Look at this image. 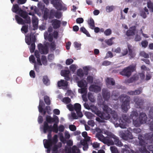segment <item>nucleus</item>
I'll use <instances>...</instances> for the list:
<instances>
[{
    "instance_id": "obj_1",
    "label": "nucleus",
    "mask_w": 153,
    "mask_h": 153,
    "mask_svg": "<svg viewBox=\"0 0 153 153\" xmlns=\"http://www.w3.org/2000/svg\"><path fill=\"white\" fill-rule=\"evenodd\" d=\"M149 115L151 118L149 121L150 123L147 121V117L144 113L142 112L140 114L139 118V120L142 124L147 123L149 124L150 126V129L151 131H153V108H151L149 111Z\"/></svg>"
},
{
    "instance_id": "obj_2",
    "label": "nucleus",
    "mask_w": 153,
    "mask_h": 153,
    "mask_svg": "<svg viewBox=\"0 0 153 153\" xmlns=\"http://www.w3.org/2000/svg\"><path fill=\"white\" fill-rule=\"evenodd\" d=\"M103 109L104 112H103V118H102V119H109L111 117V115L114 120L117 119L118 115L116 112L114 110H112V109L109 108L108 105H104Z\"/></svg>"
},
{
    "instance_id": "obj_3",
    "label": "nucleus",
    "mask_w": 153,
    "mask_h": 153,
    "mask_svg": "<svg viewBox=\"0 0 153 153\" xmlns=\"http://www.w3.org/2000/svg\"><path fill=\"white\" fill-rule=\"evenodd\" d=\"M43 130L44 133L47 132H53L57 133L58 131L57 125L56 123H54L53 126H49L48 123L44 122L43 123Z\"/></svg>"
},
{
    "instance_id": "obj_4",
    "label": "nucleus",
    "mask_w": 153,
    "mask_h": 153,
    "mask_svg": "<svg viewBox=\"0 0 153 153\" xmlns=\"http://www.w3.org/2000/svg\"><path fill=\"white\" fill-rule=\"evenodd\" d=\"M121 98H122L123 102L121 105L122 109L125 112L127 111L129 108V102L130 97L126 94H122L120 96Z\"/></svg>"
},
{
    "instance_id": "obj_5",
    "label": "nucleus",
    "mask_w": 153,
    "mask_h": 153,
    "mask_svg": "<svg viewBox=\"0 0 153 153\" xmlns=\"http://www.w3.org/2000/svg\"><path fill=\"white\" fill-rule=\"evenodd\" d=\"M135 70V66L133 65H130L128 67L125 68L120 72V74L123 76L129 77L131 75L132 73Z\"/></svg>"
},
{
    "instance_id": "obj_6",
    "label": "nucleus",
    "mask_w": 153,
    "mask_h": 153,
    "mask_svg": "<svg viewBox=\"0 0 153 153\" xmlns=\"http://www.w3.org/2000/svg\"><path fill=\"white\" fill-rule=\"evenodd\" d=\"M119 126L122 128H126L127 123L130 122V119L126 114L122 115V117L119 120Z\"/></svg>"
},
{
    "instance_id": "obj_7",
    "label": "nucleus",
    "mask_w": 153,
    "mask_h": 153,
    "mask_svg": "<svg viewBox=\"0 0 153 153\" xmlns=\"http://www.w3.org/2000/svg\"><path fill=\"white\" fill-rule=\"evenodd\" d=\"M55 10L51 9L50 11L47 8L44 10L43 17L44 20H47L48 19H51L54 18Z\"/></svg>"
},
{
    "instance_id": "obj_8",
    "label": "nucleus",
    "mask_w": 153,
    "mask_h": 153,
    "mask_svg": "<svg viewBox=\"0 0 153 153\" xmlns=\"http://www.w3.org/2000/svg\"><path fill=\"white\" fill-rule=\"evenodd\" d=\"M58 141V136L56 134L53 136L52 140H47L46 139L43 140L44 145L45 147H51L53 145L56 144Z\"/></svg>"
},
{
    "instance_id": "obj_9",
    "label": "nucleus",
    "mask_w": 153,
    "mask_h": 153,
    "mask_svg": "<svg viewBox=\"0 0 153 153\" xmlns=\"http://www.w3.org/2000/svg\"><path fill=\"white\" fill-rule=\"evenodd\" d=\"M49 44V43L47 42L44 44V46L41 43L38 45V48L41 54H46L48 53V45Z\"/></svg>"
},
{
    "instance_id": "obj_10",
    "label": "nucleus",
    "mask_w": 153,
    "mask_h": 153,
    "mask_svg": "<svg viewBox=\"0 0 153 153\" xmlns=\"http://www.w3.org/2000/svg\"><path fill=\"white\" fill-rule=\"evenodd\" d=\"M46 122L48 123L51 124L53 123H56L58 125V124L59 122V119L58 117L56 116H54L53 118L52 117L49 115H47L46 117Z\"/></svg>"
},
{
    "instance_id": "obj_11",
    "label": "nucleus",
    "mask_w": 153,
    "mask_h": 153,
    "mask_svg": "<svg viewBox=\"0 0 153 153\" xmlns=\"http://www.w3.org/2000/svg\"><path fill=\"white\" fill-rule=\"evenodd\" d=\"M145 140H139V143L142 146L139 149V150L142 153H150V152L148 151L145 146Z\"/></svg>"
},
{
    "instance_id": "obj_12",
    "label": "nucleus",
    "mask_w": 153,
    "mask_h": 153,
    "mask_svg": "<svg viewBox=\"0 0 153 153\" xmlns=\"http://www.w3.org/2000/svg\"><path fill=\"white\" fill-rule=\"evenodd\" d=\"M144 140L147 143H153V133H146L144 135Z\"/></svg>"
},
{
    "instance_id": "obj_13",
    "label": "nucleus",
    "mask_w": 153,
    "mask_h": 153,
    "mask_svg": "<svg viewBox=\"0 0 153 153\" xmlns=\"http://www.w3.org/2000/svg\"><path fill=\"white\" fill-rule=\"evenodd\" d=\"M57 86L59 88L62 87L63 89H66L68 85V82L66 80L61 79L58 81L57 83Z\"/></svg>"
},
{
    "instance_id": "obj_14",
    "label": "nucleus",
    "mask_w": 153,
    "mask_h": 153,
    "mask_svg": "<svg viewBox=\"0 0 153 153\" xmlns=\"http://www.w3.org/2000/svg\"><path fill=\"white\" fill-rule=\"evenodd\" d=\"M136 31V27L135 26H132L130 27L126 33V35L128 36H133L135 35Z\"/></svg>"
},
{
    "instance_id": "obj_15",
    "label": "nucleus",
    "mask_w": 153,
    "mask_h": 153,
    "mask_svg": "<svg viewBox=\"0 0 153 153\" xmlns=\"http://www.w3.org/2000/svg\"><path fill=\"white\" fill-rule=\"evenodd\" d=\"M52 25L54 29L59 28L60 27L61 22L57 19H53L51 21Z\"/></svg>"
},
{
    "instance_id": "obj_16",
    "label": "nucleus",
    "mask_w": 153,
    "mask_h": 153,
    "mask_svg": "<svg viewBox=\"0 0 153 153\" xmlns=\"http://www.w3.org/2000/svg\"><path fill=\"white\" fill-rule=\"evenodd\" d=\"M139 78V76L137 74H135L133 76L127 79L126 82L130 83L134 82L137 81Z\"/></svg>"
},
{
    "instance_id": "obj_17",
    "label": "nucleus",
    "mask_w": 153,
    "mask_h": 153,
    "mask_svg": "<svg viewBox=\"0 0 153 153\" xmlns=\"http://www.w3.org/2000/svg\"><path fill=\"white\" fill-rule=\"evenodd\" d=\"M35 36L32 33L30 34L29 37H28L27 39H26V42L29 45H30L31 43H35Z\"/></svg>"
},
{
    "instance_id": "obj_18",
    "label": "nucleus",
    "mask_w": 153,
    "mask_h": 153,
    "mask_svg": "<svg viewBox=\"0 0 153 153\" xmlns=\"http://www.w3.org/2000/svg\"><path fill=\"white\" fill-rule=\"evenodd\" d=\"M102 97L105 100L108 101L111 96V93L110 91L106 90H103L102 93Z\"/></svg>"
},
{
    "instance_id": "obj_19",
    "label": "nucleus",
    "mask_w": 153,
    "mask_h": 153,
    "mask_svg": "<svg viewBox=\"0 0 153 153\" xmlns=\"http://www.w3.org/2000/svg\"><path fill=\"white\" fill-rule=\"evenodd\" d=\"M58 0H51V3L53 4V6L58 10H60L62 9V5Z\"/></svg>"
},
{
    "instance_id": "obj_20",
    "label": "nucleus",
    "mask_w": 153,
    "mask_h": 153,
    "mask_svg": "<svg viewBox=\"0 0 153 153\" xmlns=\"http://www.w3.org/2000/svg\"><path fill=\"white\" fill-rule=\"evenodd\" d=\"M89 89L91 91L96 93L99 92L101 90V88L100 86L94 85H91L89 87Z\"/></svg>"
},
{
    "instance_id": "obj_21",
    "label": "nucleus",
    "mask_w": 153,
    "mask_h": 153,
    "mask_svg": "<svg viewBox=\"0 0 153 153\" xmlns=\"http://www.w3.org/2000/svg\"><path fill=\"white\" fill-rule=\"evenodd\" d=\"M102 142L105 144H107L108 146L113 145L114 144L113 140L111 137H106L103 140Z\"/></svg>"
},
{
    "instance_id": "obj_22",
    "label": "nucleus",
    "mask_w": 153,
    "mask_h": 153,
    "mask_svg": "<svg viewBox=\"0 0 153 153\" xmlns=\"http://www.w3.org/2000/svg\"><path fill=\"white\" fill-rule=\"evenodd\" d=\"M134 101L135 104L138 106H140L143 105L144 102V100L140 99L138 97H134Z\"/></svg>"
},
{
    "instance_id": "obj_23",
    "label": "nucleus",
    "mask_w": 153,
    "mask_h": 153,
    "mask_svg": "<svg viewBox=\"0 0 153 153\" xmlns=\"http://www.w3.org/2000/svg\"><path fill=\"white\" fill-rule=\"evenodd\" d=\"M128 50V54L130 56V59L134 58L136 54L131 49V46L130 45H128L127 46Z\"/></svg>"
},
{
    "instance_id": "obj_24",
    "label": "nucleus",
    "mask_w": 153,
    "mask_h": 153,
    "mask_svg": "<svg viewBox=\"0 0 153 153\" xmlns=\"http://www.w3.org/2000/svg\"><path fill=\"white\" fill-rule=\"evenodd\" d=\"M42 82L44 85L48 86L50 84V81L47 75H45L43 76Z\"/></svg>"
},
{
    "instance_id": "obj_25",
    "label": "nucleus",
    "mask_w": 153,
    "mask_h": 153,
    "mask_svg": "<svg viewBox=\"0 0 153 153\" xmlns=\"http://www.w3.org/2000/svg\"><path fill=\"white\" fill-rule=\"evenodd\" d=\"M38 21L37 19L34 18L32 20L33 26V30H35L38 28Z\"/></svg>"
},
{
    "instance_id": "obj_26",
    "label": "nucleus",
    "mask_w": 153,
    "mask_h": 153,
    "mask_svg": "<svg viewBox=\"0 0 153 153\" xmlns=\"http://www.w3.org/2000/svg\"><path fill=\"white\" fill-rule=\"evenodd\" d=\"M106 81L107 85H114L115 84V81L112 78H107L106 80Z\"/></svg>"
},
{
    "instance_id": "obj_27",
    "label": "nucleus",
    "mask_w": 153,
    "mask_h": 153,
    "mask_svg": "<svg viewBox=\"0 0 153 153\" xmlns=\"http://www.w3.org/2000/svg\"><path fill=\"white\" fill-rule=\"evenodd\" d=\"M45 105V104L42 100H40L39 105L38 106V109L39 112H42L43 110V107Z\"/></svg>"
},
{
    "instance_id": "obj_28",
    "label": "nucleus",
    "mask_w": 153,
    "mask_h": 153,
    "mask_svg": "<svg viewBox=\"0 0 153 153\" xmlns=\"http://www.w3.org/2000/svg\"><path fill=\"white\" fill-rule=\"evenodd\" d=\"M88 23L90 27V28L93 29L95 27L94 22L93 19L90 18L88 21Z\"/></svg>"
},
{
    "instance_id": "obj_29",
    "label": "nucleus",
    "mask_w": 153,
    "mask_h": 153,
    "mask_svg": "<svg viewBox=\"0 0 153 153\" xmlns=\"http://www.w3.org/2000/svg\"><path fill=\"white\" fill-rule=\"evenodd\" d=\"M118 94L116 91H113L111 95V98L114 100H117L118 99Z\"/></svg>"
},
{
    "instance_id": "obj_30",
    "label": "nucleus",
    "mask_w": 153,
    "mask_h": 153,
    "mask_svg": "<svg viewBox=\"0 0 153 153\" xmlns=\"http://www.w3.org/2000/svg\"><path fill=\"white\" fill-rule=\"evenodd\" d=\"M80 31L82 32L85 34L87 36L90 37L91 35L89 34L88 32L85 29V28L83 27H82L80 28Z\"/></svg>"
},
{
    "instance_id": "obj_31",
    "label": "nucleus",
    "mask_w": 153,
    "mask_h": 153,
    "mask_svg": "<svg viewBox=\"0 0 153 153\" xmlns=\"http://www.w3.org/2000/svg\"><path fill=\"white\" fill-rule=\"evenodd\" d=\"M138 114L136 111H132L130 114V117L132 119H135L138 117Z\"/></svg>"
},
{
    "instance_id": "obj_32",
    "label": "nucleus",
    "mask_w": 153,
    "mask_h": 153,
    "mask_svg": "<svg viewBox=\"0 0 153 153\" xmlns=\"http://www.w3.org/2000/svg\"><path fill=\"white\" fill-rule=\"evenodd\" d=\"M15 19L17 21V23L19 24H24L23 20L22 18H20L19 16L16 15L15 16Z\"/></svg>"
},
{
    "instance_id": "obj_33",
    "label": "nucleus",
    "mask_w": 153,
    "mask_h": 153,
    "mask_svg": "<svg viewBox=\"0 0 153 153\" xmlns=\"http://www.w3.org/2000/svg\"><path fill=\"white\" fill-rule=\"evenodd\" d=\"M85 84L87 85V82L85 80H82L78 82V86L80 88L84 87Z\"/></svg>"
},
{
    "instance_id": "obj_34",
    "label": "nucleus",
    "mask_w": 153,
    "mask_h": 153,
    "mask_svg": "<svg viewBox=\"0 0 153 153\" xmlns=\"http://www.w3.org/2000/svg\"><path fill=\"white\" fill-rule=\"evenodd\" d=\"M133 122L134 125L136 127H139L141 124H142L139 119V120L137 119L136 120L133 119Z\"/></svg>"
},
{
    "instance_id": "obj_35",
    "label": "nucleus",
    "mask_w": 153,
    "mask_h": 153,
    "mask_svg": "<svg viewBox=\"0 0 153 153\" xmlns=\"http://www.w3.org/2000/svg\"><path fill=\"white\" fill-rule=\"evenodd\" d=\"M20 8H19L18 5L17 4L14 5L12 8V11L14 13H16L17 11H19V12L20 11Z\"/></svg>"
},
{
    "instance_id": "obj_36",
    "label": "nucleus",
    "mask_w": 153,
    "mask_h": 153,
    "mask_svg": "<svg viewBox=\"0 0 153 153\" xmlns=\"http://www.w3.org/2000/svg\"><path fill=\"white\" fill-rule=\"evenodd\" d=\"M74 107V111H75L76 112L81 110V105L79 103H76L75 104Z\"/></svg>"
},
{
    "instance_id": "obj_37",
    "label": "nucleus",
    "mask_w": 153,
    "mask_h": 153,
    "mask_svg": "<svg viewBox=\"0 0 153 153\" xmlns=\"http://www.w3.org/2000/svg\"><path fill=\"white\" fill-rule=\"evenodd\" d=\"M19 13L20 16L24 19L25 18L28 16L27 13L25 11H23L22 9H20V11Z\"/></svg>"
},
{
    "instance_id": "obj_38",
    "label": "nucleus",
    "mask_w": 153,
    "mask_h": 153,
    "mask_svg": "<svg viewBox=\"0 0 153 153\" xmlns=\"http://www.w3.org/2000/svg\"><path fill=\"white\" fill-rule=\"evenodd\" d=\"M71 148L72 153H80L79 149L76 146H74Z\"/></svg>"
},
{
    "instance_id": "obj_39",
    "label": "nucleus",
    "mask_w": 153,
    "mask_h": 153,
    "mask_svg": "<svg viewBox=\"0 0 153 153\" xmlns=\"http://www.w3.org/2000/svg\"><path fill=\"white\" fill-rule=\"evenodd\" d=\"M114 38V37H111L108 39L105 40V42L108 45L111 46L113 44V40Z\"/></svg>"
},
{
    "instance_id": "obj_40",
    "label": "nucleus",
    "mask_w": 153,
    "mask_h": 153,
    "mask_svg": "<svg viewBox=\"0 0 153 153\" xmlns=\"http://www.w3.org/2000/svg\"><path fill=\"white\" fill-rule=\"evenodd\" d=\"M94 113L97 116L100 117L101 119H102L103 117V113H102L101 111L98 110L97 108H96L95 111H94Z\"/></svg>"
},
{
    "instance_id": "obj_41",
    "label": "nucleus",
    "mask_w": 153,
    "mask_h": 153,
    "mask_svg": "<svg viewBox=\"0 0 153 153\" xmlns=\"http://www.w3.org/2000/svg\"><path fill=\"white\" fill-rule=\"evenodd\" d=\"M77 74L78 76L80 77H82L84 76V73L82 69L80 68L77 70Z\"/></svg>"
},
{
    "instance_id": "obj_42",
    "label": "nucleus",
    "mask_w": 153,
    "mask_h": 153,
    "mask_svg": "<svg viewBox=\"0 0 153 153\" xmlns=\"http://www.w3.org/2000/svg\"><path fill=\"white\" fill-rule=\"evenodd\" d=\"M44 100L45 103L48 105H49L51 104V101L49 97L45 95L44 97Z\"/></svg>"
},
{
    "instance_id": "obj_43",
    "label": "nucleus",
    "mask_w": 153,
    "mask_h": 153,
    "mask_svg": "<svg viewBox=\"0 0 153 153\" xmlns=\"http://www.w3.org/2000/svg\"><path fill=\"white\" fill-rule=\"evenodd\" d=\"M88 100L92 102H94L95 100L92 94L91 93H88Z\"/></svg>"
},
{
    "instance_id": "obj_44",
    "label": "nucleus",
    "mask_w": 153,
    "mask_h": 153,
    "mask_svg": "<svg viewBox=\"0 0 153 153\" xmlns=\"http://www.w3.org/2000/svg\"><path fill=\"white\" fill-rule=\"evenodd\" d=\"M140 56L146 58H149V56L148 54L146 53L145 51H142L140 53Z\"/></svg>"
},
{
    "instance_id": "obj_45",
    "label": "nucleus",
    "mask_w": 153,
    "mask_h": 153,
    "mask_svg": "<svg viewBox=\"0 0 153 153\" xmlns=\"http://www.w3.org/2000/svg\"><path fill=\"white\" fill-rule=\"evenodd\" d=\"M53 148L52 153H59L58 149L59 147V146L56 144H54Z\"/></svg>"
},
{
    "instance_id": "obj_46",
    "label": "nucleus",
    "mask_w": 153,
    "mask_h": 153,
    "mask_svg": "<svg viewBox=\"0 0 153 153\" xmlns=\"http://www.w3.org/2000/svg\"><path fill=\"white\" fill-rule=\"evenodd\" d=\"M87 80L88 83L89 84H92L93 81V76L89 75L87 76Z\"/></svg>"
},
{
    "instance_id": "obj_47",
    "label": "nucleus",
    "mask_w": 153,
    "mask_h": 153,
    "mask_svg": "<svg viewBox=\"0 0 153 153\" xmlns=\"http://www.w3.org/2000/svg\"><path fill=\"white\" fill-rule=\"evenodd\" d=\"M147 7L149 9V11L152 13L153 12V4L151 2L147 3Z\"/></svg>"
},
{
    "instance_id": "obj_48",
    "label": "nucleus",
    "mask_w": 153,
    "mask_h": 153,
    "mask_svg": "<svg viewBox=\"0 0 153 153\" xmlns=\"http://www.w3.org/2000/svg\"><path fill=\"white\" fill-rule=\"evenodd\" d=\"M62 102L66 104H68L71 102V100L68 97H65L63 99Z\"/></svg>"
},
{
    "instance_id": "obj_49",
    "label": "nucleus",
    "mask_w": 153,
    "mask_h": 153,
    "mask_svg": "<svg viewBox=\"0 0 153 153\" xmlns=\"http://www.w3.org/2000/svg\"><path fill=\"white\" fill-rule=\"evenodd\" d=\"M41 60L43 65H46L47 64V61L46 56H42L41 57Z\"/></svg>"
},
{
    "instance_id": "obj_50",
    "label": "nucleus",
    "mask_w": 153,
    "mask_h": 153,
    "mask_svg": "<svg viewBox=\"0 0 153 153\" xmlns=\"http://www.w3.org/2000/svg\"><path fill=\"white\" fill-rule=\"evenodd\" d=\"M110 150L112 153H118L117 149L115 146H111Z\"/></svg>"
},
{
    "instance_id": "obj_51",
    "label": "nucleus",
    "mask_w": 153,
    "mask_h": 153,
    "mask_svg": "<svg viewBox=\"0 0 153 153\" xmlns=\"http://www.w3.org/2000/svg\"><path fill=\"white\" fill-rule=\"evenodd\" d=\"M70 72L68 70H63L61 72V75L62 76H64L69 75Z\"/></svg>"
},
{
    "instance_id": "obj_52",
    "label": "nucleus",
    "mask_w": 153,
    "mask_h": 153,
    "mask_svg": "<svg viewBox=\"0 0 153 153\" xmlns=\"http://www.w3.org/2000/svg\"><path fill=\"white\" fill-rule=\"evenodd\" d=\"M141 44L142 47L145 48L147 46L148 44V42L147 40H145L142 41Z\"/></svg>"
},
{
    "instance_id": "obj_53",
    "label": "nucleus",
    "mask_w": 153,
    "mask_h": 153,
    "mask_svg": "<svg viewBox=\"0 0 153 153\" xmlns=\"http://www.w3.org/2000/svg\"><path fill=\"white\" fill-rule=\"evenodd\" d=\"M28 25H25L22 27L21 30L22 32L24 31V33H26L28 31Z\"/></svg>"
},
{
    "instance_id": "obj_54",
    "label": "nucleus",
    "mask_w": 153,
    "mask_h": 153,
    "mask_svg": "<svg viewBox=\"0 0 153 153\" xmlns=\"http://www.w3.org/2000/svg\"><path fill=\"white\" fill-rule=\"evenodd\" d=\"M112 138L114 139V143L115 145H117V143H118V142L120 140L119 138L118 137H117L116 136L113 135Z\"/></svg>"
},
{
    "instance_id": "obj_55",
    "label": "nucleus",
    "mask_w": 153,
    "mask_h": 153,
    "mask_svg": "<svg viewBox=\"0 0 153 153\" xmlns=\"http://www.w3.org/2000/svg\"><path fill=\"white\" fill-rule=\"evenodd\" d=\"M120 137L124 140H128V136L125 134L123 132L120 133Z\"/></svg>"
},
{
    "instance_id": "obj_56",
    "label": "nucleus",
    "mask_w": 153,
    "mask_h": 153,
    "mask_svg": "<svg viewBox=\"0 0 153 153\" xmlns=\"http://www.w3.org/2000/svg\"><path fill=\"white\" fill-rule=\"evenodd\" d=\"M35 48V45L34 43H32L30 47V51L31 53L34 52Z\"/></svg>"
},
{
    "instance_id": "obj_57",
    "label": "nucleus",
    "mask_w": 153,
    "mask_h": 153,
    "mask_svg": "<svg viewBox=\"0 0 153 153\" xmlns=\"http://www.w3.org/2000/svg\"><path fill=\"white\" fill-rule=\"evenodd\" d=\"M112 33V31L110 29H108L104 32V33L106 36H109Z\"/></svg>"
},
{
    "instance_id": "obj_58",
    "label": "nucleus",
    "mask_w": 153,
    "mask_h": 153,
    "mask_svg": "<svg viewBox=\"0 0 153 153\" xmlns=\"http://www.w3.org/2000/svg\"><path fill=\"white\" fill-rule=\"evenodd\" d=\"M30 61L34 64L36 63L35 58L33 55H31L29 57Z\"/></svg>"
},
{
    "instance_id": "obj_59",
    "label": "nucleus",
    "mask_w": 153,
    "mask_h": 153,
    "mask_svg": "<svg viewBox=\"0 0 153 153\" xmlns=\"http://www.w3.org/2000/svg\"><path fill=\"white\" fill-rule=\"evenodd\" d=\"M25 20H24L23 23L24 24L25 23L26 24H30V23L31 20L30 17L29 16L25 18Z\"/></svg>"
},
{
    "instance_id": "obj_60",
    "label": "nucleus",
    "mask_w": 153,
    "mask_h": 153,
    "mask_svg": "<svg viewBox=\"0 0 153 153\" xmlns=\"http://www.w3.org/2000/svg\"><path fill=\"white\" fill-rule=\"evenodd\" d=\"M54 17L57 19H60L61 17V13L55 11Z\"/></svg>"
},
{
    "instance_id": "obj_61",
    "label": "nucleus",
    "mask_w": 153,
    "mask_h": 153,
    "mask_svg": "<svg viewBox=\"0 0 153 153\" xmlns=\"http://www.w3.org/2000/svg\"><path fill=\"white\" fill-rule=\"evenodd\" d=\"M83 69L84 70L85 74V75L88 74V71L89 70V67L88 66H85L83 67Z\"/></svg>"
},
{
    "instance_id": "obj_62",
    "label": "nucleus",
    "mask_w": 153,
    "mask_h": 153,
    "mask_svg": "<svg viewBox=\"0 0 153 153\" xmlns=\"http://www.w3.org/2000/svg\"><path fill=\"white\" fill-rule=\"evenodd\" d=\"M74 62V60L71 59H68L66 61V64L67 65H69L71 64Z\"/></svg>"
},
{
    "instance_id": "obj_63",
    "label": "nucleus",
    "mask_w": 153,
    "mask_h": 153,
    "mask_svg": "<svg viewBox=\"0 0 153 153\" xmlns=\"http://www.w3.org/2000/svg\"><path fill=\"white\" fill-rule=\"evenodd\" d=\"M74 44L75 47L77 48V50L80 49L81 46V44L77 42H75L74 43Z\"/></svg>"
},
{
    "instance_id": "obj_64",
    "label": "nucleus",
    "mask_w": 153,
    "mask_h": 153,
    "mask_svg": "<svg viewBox=\"0 0 153 153\" xmlns=\"http://www.w3.org/2000/svg\"><path fill=\"white\" fill-rule=\"evenodd\" d=\"M39 65L36 63H35L34 65V69L37 72H39Z\"/></svg>"
}]
</instances>
